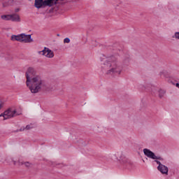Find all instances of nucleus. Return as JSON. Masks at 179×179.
Here are the masks:
<instances>
[{"label":"nucleus","mask_w":179,"mask_h":179,"mask_svg":"<svg viewBox=\"0 0 179 179\" xmlns=\"http://www.w3.org/2000/svg\"><path fill=\"white\" fill-rule=\"evenodd\" d=\"M22 43H33V38H31V35L25 34H22Z\"/></svg>","instance_id":"9"},{"label":"nucleus","mask_w":179,"mask_h":179,"mask_svg":"<svg viewBox=\"0 0 179 179\" xmlns=\"http://www.w3.org/2000/svg\"><path fill=\"white\" fill-rule=\"evenodd\" d=\"M172 38H176L179 40V32H176L173 36Z\"/></svg>","instance_id":"17"},{"label":"nucleus","mask_w":179,"mask_h":179,"mask_svg":"<svg viewBox=\"0 0 179 179\" xmlns=\"http://www.w3.org/2000/svg\"><path fill=\"white\" fill-rule=\"evenodd\" d=\"M0 117H3V113H1V114L0 115Z\"/></svg>","instance_id":"24"},{"label":"nucleus","mask_w":179,"mask_h":179,"mask_svg":"<svg viewBox=\"0 0 179 179\" xmlns=\"http://www.w3.org/2000/svg\"><path fill=\"white\" fill-rule=\"evenodd\" d=\"M118 58L120 55L115 52L112 55L103 56L102 69L107 71L108 75H113V73H121V67L118 64Z\"/></svg>","instance_id":"1"},{"label":"nucleus","mask_w":179,"mask_h":179,"mask_svg":"<svg viewBox=\"0 0 179 179\" xmlns=\"http://www.w3.org/2000/svg\"><path fill=\"white\" fill-rule=\"evenodd\" d=\"M27 85H29V82L33 79V78L37 76V71L33 67H29L26 71Z\"/></svg>","instance_id":"5"},{"label":"nucleus","mask_w":179,"mask_h":179,"mask_svg":"<svg viewBox=\"0 0 179 179\" xmlns=\"http://www.w3.org/2000/svg\"><path fill=\"white\" fill-rule=\"evenodd\" d=\"M129 55H127L123 57V64L124 65H129Z\"/></svg>","instance_id":"14"},{"label":"nucleus","mask_w":179,"mask_h":179,"mask_svg":"<svg viewBox=\"0 0 179 179\" xmlns=\"http://www.w3.org/2000/svg\"><path fill=\"white\" fill-rule=\"evenodd\" d=\"M143 153L145 156H146L149 159H152V160H155V162H156L157 164H159V166H157V169H160L162 166L163 164H162V162L159 161L162 160V157L156 156L155 152L150 151V150L148 148L143 149Z\"/></svg>","instance_id":"4"},{"label":"nucleus","mask_w":179,"mask_h":179,"mask_svg":"<svg viewBox=\"0 0 179 179\" xmlns=\"http://www.w3.org/2000/svg\"><path fill=\"white\" fill-rule=\"evenodd\" d=\"M113 156L116 160H122L124 159V155L121 151L117 152Z\"/></svg>","instance_id":"13"},{"label":"nucleus","mask_w":179,"mask_h":179,"mask_svg":"<svg viewBox=\"0 0 179 179\" xmlns=\"http://www.w3.org/2000/svg\"><path fill=\"white\" fill-rule=\"evenodd\" d=\"M3 6H5V4L3 3Z\"/></svg>","instance_id":"27"},{"label":"nucleus","mask_w":179,"mask_h":179,"mask_svg":"<svg viewBox=\"0 0 179 179\" xmlns=\"http://www.w3.org/2000/svg\"><path fill=\"white\" fill-rule=\"evenodd\" d=\"M24 129H26L25 128H21V129H20L19 130H16V132H22V131H23Z\"/></svg>","instance_id":"22"},{"label":"nucleus","mask_w":179,"mask_h":179,"mask_svg":"<svg viewBox=\"0 0 179 179\" xmlns=\"http://www.w3.org/2000/svg\"><path fill=\"white\" fill-rule=\"evenodd\" d=\"M2 20H10V15H3L1 16Z\"/></svg>","instance_id":"15"},{"label":"nucleus","mask_w":179,"mask_h":179,"mask_svg":"<svg viewBox=\"0 0 179 179\" xmlns=\"http://www.w3.org/2000/svg\"><path fill=\"white\" fill-rule=\"evenodd\" d=\"M64 43H71V39H69V38H65L64 39Z\"/></svg>","instance_id":"18"},{"label":"nucleus","mask_w":179,"mask_h":179,"mask_svg":"<svg viewBox=\"0 0 179 179\" xmlns=\"http://www.w3.org/2000/svg\"><path fill=\"white\" fill-rule=\"evenodd\" d=\"M22 164H24L26 167H30V166H31V164H30V162H24L22 163Z\"/></svg>","instance_id":"19"},{"label":"nucleus","mask_w":179,"mask_h":179,"mask_svg":"<svg viewBox=\"0 0 179 179\" xmlns=\"http://www.w3.org/2000/svg\"><path fill=\"white\" fill-rule=\"evenodd\" d=\"M176 87H178V88L179 89V83H177L176 84Z\"/></svg>","instance_id":"23"},{"label":"nucleus","mask_w":179,"mask_h":179,"mask_svg":"<svg viewBox=\"0 0 179 179\" xmlns=\"http://www.w3.org/2000/svg\"><path fill=\"white\" fill-rule=\"evenodd\" d=\"M39 54H42V55H44L45 57H47V58H53L54 57V52L48 48H45L44 50L39 52Z\"/></svg>","instance_id":"7"},{"label":"nucleus","mask_w":179,"mask_h":179,"mask_svg":"<svg viewBox=\"0 0 179 179\" xmlns=\"http://www.w3.org/2000/svg\"><path fill=\"white\" fill-rule=\"evenodd\" d=\"M16 115H20V113H17L16 110H13L12 108H9L3 113L4 120H9V118H13V117H16Z\"/></svg>","instance_id":"6"},{"label":"nucleus","mask_w":179,"mask_h":179,"mask_svg":"<svg viewBox=\"0 0 179 179\" xmlns=\"http://www.w3.org/2000/svg\"><path fill=\"white\" fill-rule=\"evenodd\" d=\"M59 0H35L34 6L37 9H40L43 6H54V5H57V2Z\"/></svg>","instance_id":"3"},{"label":"nucleus","mask_w":179,"mask_h":179,"mask_svg":"<svg viewBox=\"0 0 179 179\" xmlns=\"http://www.w3.org/2000/svg\"><path fill=\"white\" fill-rule=\"evenodd\" d=\"M152 92L154 94H158L159 99H163V97H164V94H166V90L162 89L158 90L155 87L152 88Z\"/></svg>","instance_id":"8"},{"label":"nucleus","mask_w":179,"mask_h":179,"mask_svg":"<svg viewBox=\"0 0 179 179\" xmlns=\"http://www.w3.org/2000/svg\"><path fill=\"white\" fill-rule=\"evenodd\" d=\"M22 34H19V35H13L11 36V40L13 41H20V43H22Z\"/></svg>","instance_id":"12"},{"label":"nucleus","mask_w":179,"mask_h":179,"mask_svg":"<svg viewBox=\"0 0 179 179\" xmlns=\"http://www.w3.org/2000/svg\"><path fill=\"white\" fill-rule=\"evenodd\" d=\"M158 170L162 174H169V168L166 165L162 164L160 168H158Z\"/></svg>","instance_id":"11"},{"label":"nucleus","mask_w":179,"mask_h":179,"mask_svg":"<svg viewBox=\"0 0 179 179\" xmlns=\"http://www.w3.org/2000/svg\"><path fill=\"white\" fill-rule=\"evenodd\" d=\"M27 86L29 87L31 93L36 94L38 93L41 89H45L47 84L40 75H37L29 80V85H27Z\"/></svg>","instance_id":"2"},{"label":"nucleus","mask_w":179,"mask_h":179,"mask_svg":"<svg viewBox=\"0 0 179 179\" xmlns=\"http://www.w3.org/2000/svg\"><path fill=\"white\" fill-rule=\"evenodd\" d=\"M2 107H3V102L0 99V110L2 109Z\"/></svg>","instance_id":"21"},{"label":"nucleus","mask_w":179,"mask_h":179,"mask_svg":"<svg viewBox=\"0 0 179 179\" xmlns=\"http://www.w3.org/2000/svg\"><path fill=\"white\" fill-rule=\"evenodd\" d=\"M163 73V72H161L160 74L162 75Z\"/></svg>","instance_id":"26"},{"label":"nucleus","mask_w":179,"mask_h":179,"mask_svg":"<svg viewBox=\"0 0 179 179\" xmlns=\"http://www.w3.org/2000/svg\"><path fill=\"white\" fill-rule=\"evenodd\" d=\"M113 50H115V51H119V52H121V50L120 48V45L118 43H115L113 46Z\"/></svg>","instance_id":"16"},{"label":"nucleus","mask_w":179,"mask_h":179,"mask_svg":"<svg viewBox=\"0 0 179 179\" xmlns=\"http://www.w3.org/2000/svg\"><path fill=\"white\" fill-rule=\"evenodd\" d=\"M31 128H33V127H31V125L30 124H28L26 126L25 129L29 130V129H31Z\"/></svg>","instance_id":"20"},{"label":"nucleus","mask_w":179,"mask_h":179,"mask_svg":"<svg viewBox=\"0 0 179 179\" xmlns=\"http://www.w3.org/2000/svg\"><path fill=\"white\" fill-rule=\"evenodd\" d=\"M58 36H59V34H57Z\"/></svg>","instance_id":"28"},{"label":"nucleus","mask_w":179,"mask_h":179,"mask_svg":"<svg viewBox=\"0 0 179 179\" xmlns=\"http://www.w3.org/2000/svg\"><path fill=\"white\" fill-rule=\"evenodd\" d=\"M18 10H19V9H17V10H16V12H18Z\"/></svg>","instance_id":"25"},{"label":"nucleus","mask_w":179,"mask_h":179,"mask_svg":"<svg viewBox=\"0 0 179 179\" xmlns=\"http://www.w3.org/2000/svg\"><path fill=\"white\" fill-rule=\"evenodd\" d=\"M10 16L11 22H20V16L17 13L10 14Z\"/></svg>","instance_id":"10"}]
</instances>
